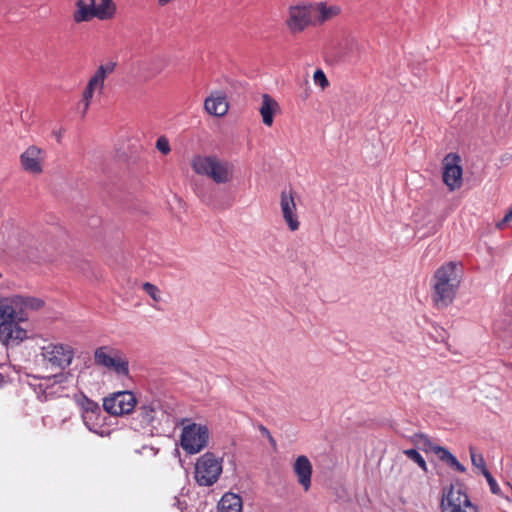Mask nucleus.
<instances>
[{
  "label": "nucleus",
  "instance_id": "5",
  "mask_svg": "<svg viewBox=\"0 0 512 512\" xmlns=\"http://www.w3.org/2000/svg\"><path fill=\"white\" fill-rule=\"evenodd\" d=\"M180 425V444L187 454H197L208 446L210 431L206 425L192 422L188 418L181 419Z\"/></svg>",
  "mask_w": 512,
  "mask_h": 512
},
{
  "label": "nucleus",
  "instance_id": "12",
  "mask_svg": "<svg viewBox=\"0 0 512 512\" xmlns=\"http://www.w3.org/2000/svg\"><path fill=\"white\" fill-rule=\"evenodd\" d=\"M45 151L36 145L29 146L20 155V164L24 171L38 175L43 171Z\"/></svg>",
  "mask_w": 512,
  "mask_h": 512
},
{
  "label": "nucleus",
  "instance_id": "7",
  "mask_svg": "<svg viewBox=\"0 0 512 512\" xmlns=\"http://www.w3.org/2000/svg\"><path fill=\"white\" fill-rule=\"evenodd\" d=\"M94 363L119 377L129 376V361L122 351L112 346H100L94 351Z\"/></svg>",
  "mask_w": 512,
  "mask_h": 512
},
{
  "label": "nucleus",
  "instance_id": "37",
  "mask_svg": "<svg viewBox=\"0 0 512 512\" xmlns=\"http://www.w3.org/2000/svg\"><path fill=\"white\" fill-rule=\"evenodd\" d=\"M488 484H489L490 490L493 494H499L500 488H499L496 480L493 477L488 480Z\"/></svg>",
  "mask_w": 512,
  "mask_h": 512
},
{
  "label": "nucleus",
  "instance_id": "9",
  "mask_svg": "<svg viewBox=\"0 0 512 512\" xmlns=\"http://www.w3.org/2000/svg\"><path fill=\"white\" fill-rule=\"evenodd\" d=\"M136 398L130 391H119L104 398V410L114 416L129 414L136 406Z\"/></svg>",
  "mask_w": 512,
  "mask_h": 512
},
{
  "label": "nucleus",
  "instance_id": "13",
  "mask_svg": "<svg viewBox=\"0 0 512 512\" xmlns=\"http://www.w3.org/2000/svg\"><path fill=\"white\" fill-rule=\"evenodd\" d=\"M23 320L2 321L0 323V342L5 346H15L27 338V332L20 326Z\"/></svg>",
  "mask_w": 512,
  "mask_h": 512
},
{
  "label": "nucleus",
  "instance_id": "25",
  "mask_svg": "<svg viewBox=\"0 0 512 512\" xmlns=\"http://www.w3.org/2000/svg\"><path fill=\"white\" fill-rule=\"evenodd\" d=\"M361 47L356 40H347L342 52V60L347 63H355L360 56Z\"/></svg>",
  "mask_w": 512,
  "mask_h": 512
},
{
  "label": "nucleus",
  "instance_id": "14",
  "mask_svg": "<svg viewBox=\"0 0 512 512\" xmlns=\"http://www.w3.org/2000/svg\"><path fill=\"white\" fill-rule=\"evenodd\" d=\"M457 504H471V501L465 492L463 486L459 483L451 484L445 488L441 498V511L450 509Z\"/></svg>",
  "mask_w": 512,
  "mask_h": 512
},
{
  "label": "nucleus",
  "instance_id": "28",
  "mask_svg": "<svg viewBox=\"0 0 512 512\" xmlns=\"http://www.w3.org/2000/svg\"><path fill=\"white\" fill-rule=\"evenodd\" d=\"M410 460L415 462L424 472L427 471V464L422 455L415 449H406L403 451Z\"/></svg>",
  "mask_w": 512,
  "mask_h": 512
},
{
  "label": "nucleus",
  "instance_id": "2",
  "mask_svg": "<svg viewBox=\"0 0 512 512\" xmlns=\"http://www.w3.org/2000/svg\"><path fill=\"white\" fill-rule=\"evenodd\" d=\"M462 279L457 263L449 262L439 267L433 277L432 299L438 308L449 306L456 297Z\"/></svg>",
  "mask_w": 512,
  "mask_h": 512
},
{
  "label": "nucleus",
  "instance_id": "24",
  "mask_svg": "<svg viewBox=\"0 0 512 512\" xmlns=\"http://www.w3.org/2000/svg\"><path fill=\"white\" fill-rule=\"evenodd\" d=\"M76 5L77 9L74 12V20L76 22L89 21L93 17H96L90 0H78Z\"/></svg>",
  "mask_w": 512,
  "mask_h": 512
},
{
  "label": "nucleus",
  "instance_id": "32",
  "mask_svg": "<svg viewBox=\"0 0 512 512\" xmlns=\"http://www.w3.org/2000/svg\"><path fill=\"white\" fill-rule=\"evenodd\" d=\"M313 81L316 85L325 89L329 86V81L322 69H317L313 74Z\"/></svg>",
  "mask_w": 512,
  "mask_h": 512
},
{
  "label": "nucleus",
  "instance_id": "19",
  "mask_svg": "<svg viewBox=\"0 0 512 512\" xmlns=\"http://www.w3.org/2000/svg\"><path fill=\"white\" fill-rule=\"evenodd\" d=\"M279 110V104L269 94L262 95V102L259 108V113L262 117L263 123L270 127L273 124L274 114Z\"/></svg>",
  "mask_w": 512,
  "mask_h": 512
},
{
  "label": "nucleus",
  "instance_id": "6",
  "mask_svg": "<svg viewBox=\"0 0 512 512\" xmlns=\"http://www.w3.org/2000/svg\"><path fill=\"white\" fill-rule=\"evenodd\" d=\"M222 471L223 458L206 452L196 460L194 479L199 486L210 487L218 481Z\"/></svg>",
  "mask_w": 512,
  "mask_h": 512
},
{
  "label": "nucleus",
  "instance_id": "29",
  "mask_svg": "<svg viewBox=\"0 0 512 512\" xmlns=\"http://www.w3.org/2000/svg\"><path fill=\"white\" fill-rule=\"evenodd\" d=\"M142 289L147 295H149L151 297V299L154 302L158 303V302L162 301V293L156 285H154L150 282H145L142 284Z\"/></svg>",
  "mask_w": 512,
  "mask_h": 512
},
{
  "label": "nucleus",
  "instance_id": "17",
  "mask_svg": "<svg viewBox=\"0 0 512 512\" xmlns=\"http://www.w3.org/2000/svg\"><path fill=\"white\" fill-rule=\"evenodd\" d=\"M293 472L297 477V482L304 491H308L311 487L312 480V464L307 456H298L293 463Z\"/></svg>",
  "mask_w": 512,
  "mask_h": 512
},
{
  "label": "nucleus",
  "instance_id": "18",
  "mask_svg": "<svg viewBox=\"0 0 512 512\" xmlns=\"http://www.w3.org/2000/svg\"><path fill=\"white\" fill-rule=\"evenodd\" d=\"M313 10L314 26L321 25L332 20L341 13V8L335 4H329L324 1L311 3Z\"/></svg>",
  "mask_w": 512,
  "mask_h": 512
},
{
  "label": "nucleus",
  "instance_id": "27",
  "mask_svg": "<svg viewBox=\"0 0 512 512\" xmlns=\"http://www.w3.org/2000/svg\"><path fill=\"white\" fill-rule=\"evenodd\" d=\"M20 300L19 309L23 315L24 311L27 309L37 310L43 306V301L38 298L20 296Z\"/></svg>",
  "mask_w": 512,
  "mask_h": 512
},
{
  "label": "nucleus",
  "instance_id": "4",
  "mask_svg": "<svg viewBox=\"0 0 512 512\" xmlns=\"http://www.w3.org/2000/svg\"><path fill=\"white\" fill-rule=\"evenodd\" d=\"M171 416L168 406L164 405L159 399H152L142 403L136 410L135 428H150L152 431L164 424H170Z\"/></svg>",
  "mask_w": 512,
  "mask_h": 512
},
{
  "label": "nucleus",
  "instance_id": "30",
  "mask_svg": "<svg viewBox=\"0 0 512 512\" xmlns=\"http://www.w3.org/2000/svg\"><path fill=\"white\" fill-rule=\"evenodd\" d=\"M414 442L416 445L425 450V451H431L434 453V447H437L438 445L433 444L430 439L424 435V434H415L414 436Z\"/></svg>",
  "mask_w": 512,
  "mask_h": 512
},
{
  "label": "nucleus",
  "instance_id": "11",
  "mask_svg": "<svg viewBox=\"0 0 512 512\" xmlns=\"http://www.w3.org/2000/svg\"><path fill=\"white\" fill-rule=\"evenodd\" d=\"M443 181L451 191L462 184V167L460 157L456 154H448L443 161Z\"/></svg>",
  "mask_w": 512,
  "mask_h": 512
},
{
  "label": "nucleus",
  "instance_id": "34",
  "mask_svg": "<svg viewBox=\"0 0 512 512\" xmlns=\"http://www.w3.org/2000/svg\"><path fill=\"white\" fill-rule=\"evenodd\" d=\"M156 148L162 154L167 155L171 151L170 143L167 137L160 136L156 141Z\"/></svg>",
  "mask_w": 512,
  "mask_h": 512
},
{
  "label": "nucleus",
  "instance_id": "35",
  "mask_svg": "<svg viewBox=\"0 0 512 512\" xmlns=\"http://www.w3.org/2000/svg\"><path fill=\"white\" fill-rule=\"evenodd\" d=\"M434 453L445 463H447L453 456L450 451L441 446L434 447Z\"/></svg>",
  "mask_w": 512,
  "mask_h": 512
},
{
  "label": "nucleus",
  "instance_id": "20",
  "mask_svg": "<svg viewBox=\"0 0 512 512\" xmlns=\"http://www.w3.org/2000/svg\"><path fill=\"white\" fill-rule=\"evenodd\" d=\"M205 110L214 116H224L228 111L226 98L221 94H212L204 102Z\"/></svg>",
  "mask_w": 512,
  "mask_h": 512
},
{
  "label": "nucleus",
  "instance_id": "10",
  "mask_svg": "<svg viewBox=\"0 0 512 512\" xmlns=\"http://www.w3.org/2000/svg\"><path fill=\"white\" fill-rule=\"evenodd\" d=\"M280 209L284 222L290 231L299 229L300 222L297 214L295 195L292 189H285L280 195Z\"/></svg>",
  "mask_w": 512,
  "mask_h": 512
},
{
  "label": "nucleus",
  "instance_id": "1",
  "mask_svg": "<svg viewBox=\"0 0 512 512\" xmlns=\"http://www.w3.org/2000/svg\"><path fill=\"white\" fill-rule=\"evenodd\" d=\"M74 356L75 351L69 344L45 340L39 347L36 355L38 363L45 369L56 372L52 376L39 379L36 384H30L39 400L47 401L58 394L56 385L65 379L62 372L69 368Z\"/></svg>",
  "mask_w": 512,
  "mask_h": 512
},
{
  "label": "nucleus",
  "instance_id": "22",
  "mask_svg": "<svg viewBox=\"0 0 512 512\" xmlns=\"http://www.w3.org/2000/svg\"><path fill=\"white\" fill-rule=\"evenodd\" d=\"M242 500L234 493H225L218 502L217 512H241Z\"/></svg>",
  "mask_w": 512,
  "mask_h": 512
},
{
  "label": "nucleus",
  "instance_id": "38",
  "mask_svg": "<svg viewBox=\"0 0 512 512\" xmlns=\"http://www.w3.org/2000/svg\"><path fill=\"white\" fill-rule=\"evenodd\" d=\"M260 430H261V432H262L264 435H266V436L269 438V440H270V442H271V443H273V444L275 443V441H274L273 437L271 436V434H270L269 430H268L266 427L261 426V427H260Z\"/></svg>",
  "mask_w": 512,
  "mask_h": 512
},
{
  "label": "nucleus",
  "instance_id": "31",
  "mask_svg": "<svg viewBox=\"0 0 512 512\" xmlns=\"http://www.w3.org/2000/svg\"><path fill=\"white\" fill-rule=\"evenodd\" d=\"M470 458L472 465L479 468L480 471L483 470V468H486L485 460L482 456V454L477 453L473 447H470L469 449Z\"/></svg>",
  "mask_w": 512,
  "mask_h": 512
},
{
  "label": "nucleus",
  "instance_id": "23",
  "mask_svg": "<svg viewBox=\"0 0 512 512\" xmlns=\"http://www.w3.org/2000/svg\"><path fill=\"white\" fill-rule=\"evenodd\" d=\"M94 15L100 20H107L113 17L115 7L111 0H90Z\"/></svg>",
  "mask_w": 512,
  "mask_h": 512
},
{
  "label": "nucleus",
  "instance_id": "43",
  "mask_svg": "<svg viewBox=\"0 0 512 512\" xmlns=\"http://www.w3.org/2000/svg\"><path fill=\"white\" fill-rule=\"evenodd\" d=\"M171 0H158L159 4L160 5H165L167 4L168 2H170Z\"/></svg>",
  "mask_w": 512,
  "mask_h": 512
},
{
  "label": "nucleus",
  "instance_id": "21",
  "mask_svg": "<svg viewBox=\"0 0 512 512\" xmlns=\"http://www.w3.org/2000/svg\"><path fill=\"white\" fill-rule=\"evenodd\" d=\"M104 85L95 79L93 76L89 79L80 100V107H82V115H85L90 107L92 98L95 92L102 93Z\"/></svg>",
  "mask_w": 512,
  "mask_h": 512
},
{
  "label": "nucleus",
  "instance_id": "33",
  "mask_svg": "<svg viewBox=\"0 0 512 512\" xmlns=\"http://www.w3.org/2000/svg\"><path fill=\"white\" fill-rule=\"evenodd\" d=\"M442 512H478L475 505L471 504H457L453 505L450 509H444Z\"/></svg>",
  "mask_w": 512,
  "mask_h": 512
},
{
  "label": "nucleus",
  "instance_id": "40",
  "mask_svg": "<svg viewBox=\"0 0 512 512\" xmlns=\"http://www.w3.org/2000/svg\"><path fill=\"white\" fill-rule=\"evenodd\" d=\"M481 473L486 478L487 481L493 477L492 474L488 471L487 468H483Z\"/></svg>",
  "mask_w": 512,
  "mask_h": 512
},
{
  "label": "nucleus",
  "instance_id": "42",
  "mask_svg": "<svg viewBox=\"0 0 512 512\" xmlns=\"http://www.w3.org/2000/svg\"><path fill=\"white\" fill-rule=\"evenodd\" d=\"M439 338H440L441 341H443L445 339V331L444 330H441L439 332Z\"/></svg>",
  "mask_w": 512,
  "mask_h": 512
},
{
  "label": "nucleus",
  "instance_id": "26",
  "mask_svg": "<svg viewBox=\"0 0 512 512\" xmlns=\"http://www.w3.org/2000/svg\"><path fill=\"white\" fill-rule=\"evenodd\" d=\"M115 67V62L108 61L100 65L92 76L104 85L106 77L113 73Z\"/></svg>",
  "mask_w": 512,
  "mask_h": 512
},
{
  "label": "nucleus",
  "instance_id": "15",
  "mask_svg": "<svg viewBox=\"0 0 512 512\" xmlns=\"http://www.w3.org/2000/svg\"><path fill=\"white\" fill-rule=\"evenodd\" d=\"M85 426L93 433L103 436V417L99 405L88 402L82 413Z\"/></svg>",
  "mask_w": 512,
  "mask_h": 512
},
{
  "label": "nucleus",
  "instance_id": "8",
  "mask_svg": "<svg viewBox=\"0 0 512 512\" xmlns=\"http://www.w3.org/2000/svg\"><path fill=\"white\" fill-rule=\"evenodd\" d=\"M285 24L292 34L301 33L310 25H314L311 3L290 6Z\"/></svg>",
  "mask_w": 512,
  "mask_h": 512
},
{
  "label": "nucleus",
  "instance_id": "16",
  "mask_svg": "<svg viewBox=\"0 0 512 512\" xmlns=\"http://www.w3.org/2000/svg\"><path fill=\"white\" fill-rule=\"evenodd\" d=\"M20 295L0 298V323L2 321L25 320L19 309Z\"/></svg>",
  "mask_w": 512,
  "mask_h": 512
},
{
  "label": "nucleus",
  "instance_id": "36",
  "mask_svg": "<svg viewBox=\"0 0 512 512\" xmlns=\"http://www.w3.org/2000/svg\"><path fill=\"white\" fill-rule=\"evenodd\" d=\"M450 468L457 470L461 473L466 471V468L457 460L453 455L452 458L446 463Z\"/></svg>",
  "mask_w": 512,
  "mask_h": 512
},
{
  "label": "nucleus",
  "instance_id": "39",
  "mask_svg": "<svg viewBox=\"0 0 512 512\" xmlns=\"http://www.w3.org/2000/svg\"><path fill=\"white\" fill-rule=\"evenodd\" d=\"M503 221H504V222L512 221V207H511V208L508 210V212L505 214Z\"/></svg>",
  "mask_w": 512,
  "mask_h": 512
},
{
  "label": "nucleus",
  "instance_id": "41",
  "mask_svg": "<svg viewBox=\"0 0 512 512\" xmlns=\"http://www.w3.org/2000/svg\"><path fill=\"white\" fill-rule=\"evenodd\" d=\"M54 135H55L57 141L59 142L61 140V137H62L61 131H55Z\"/></svg>",
  "mask_w": 512,
  "mask_h": 512
},
{
  "label": "nucleus",
  "instance_id": "3",
  "mask_svg": "<svg viewBox=\"0 0 512 512\" xmlns=\"http://www.w3.org/2000/svg\"><path fill=\"white\" fill-rule=\"evenodd\" d=\"M193 171L211 179L216 184L230 183L234 178V165L216 155H194L191 159Z\"/></svg>",
  "mask_w": 512,
  "mask_h": 512
}]
</instances>
